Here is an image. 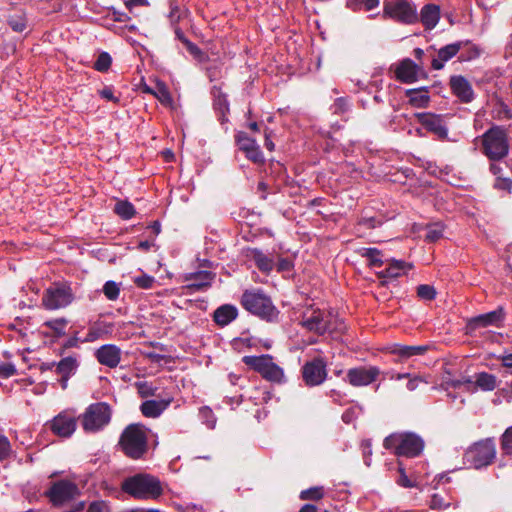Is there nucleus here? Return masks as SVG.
<instances>
[{
	"instance_id": "1",
	"label": "nucleus",
	"mask_w": 512,
	"mask_h": 512,
	"mask_svg": "<svg viewBox=\"0 0 512 512\" xmlns=\"http://www.w3.org/2000/svg\"><path fill=\"white\" fill-rule=\"evenodd\" d=\"M299 324L319 336L325 333L341 334L345 331L344 321L332 310L307 307L300 316Z\"/></svg>"
},
{
	"instance_id": "2",
	"label": "nucleus",
	"mask_w": 512,
	"mask_h": 512,
	"mask_svg": "<svg viewBox=\"0 0 512 512\" xmlns=\"http://www.w3.org/2000/svg\"><path fill=\"white\" fill-rule=\"evenodd\" d=\"M149 429L139 423L128 425L121 433L118 447L133 460L144 459L149 450Z\"/></svg>"
},
{
	"instance_id": "3",
	"label": "nucleus",
	"mask_w": 512,
	"mask_h": 512,
	"mask_svg": "<svg viewBox=\"0 0 512 512\" xmlns=\"http://www.w3.org/2000/svg\"><path fill=\"white\" fill-rule=\"evenodd\" d=\"M122 490L137 499H157L163 493L161 482L155 476L139 473L126 478Z\"/></svg>"
},
{
	"instance_id": "4",
	"label": "nucleus",
	"mask_w": 512,
	"mask_h": 512,
	"mask_svg": "<svg viewBox=\"0 0 512 512\" xmlns=\"http://www.w3.org/2000/svg\"><path fill=\"white\" fill-rule=\"evenodd\" d=\"M241 305L251 314L273 322L278 318L279 311L271 298L260 289L246 290L241 297Z\"/></svg>"
},
{
	"instance_id": "5",
	"label": "nucleus",
	"mask_w": 512,
	"mask_h": 512,
	"mask_svg": "<svg viewBox=\"0 0 512 512\" xmlns=\"http://www.w3.org/2000/svg\"><path fill=\"white\" fill-rule=\"evenodd\" d=\"M475 146L490 160H501L509 150L507 133L503 128L493 126L481 138L475 139Z\"/></svg>"
},
{
	"instance_id": "6",
	"label": "nucleus",
	"mask_w": 512,
	"mask_h": 512,
	"mask_svg": "<svg viewBox=\"0 0 512 512\" xmlns=\"http://www.w3.org/2000/svg\"><path fill=\"white\" fill-rule=\"evenodd\" d=\"M383 446L393 449L397 456L414 458L423 451L424 441L414 433H394L384 439Z\"/></svg>"
},
{
	"instance_id": "7",
	"label": "nucleus",
	"mask_w": 512,
	"mask_h": 512,
	"mask_svg": "<svg viewBox=\"0 0 512 512\" xmlns=\"http://www.w3.org/2000/svg\"><path fill=\"white\" fill-rule=\"evenodd\" d=\"M112 410L109 404L97 402L90 404L81 415L83 430L87 433H95L102 430L111 421Z\"/></svg>"
},
{
	"instance_id": "8",
	"label": "nucleus",
	"mask_w": 512,
	"mask_h": 512,
	"mask_svg": "<svg viewBox=\"0 0 512 512\" xmlns=\"http://www.w3.org/2000/svg\"><path fill=\"white\" fill-rule=\"evenodd\" d=\"M242 361L268 381L280 383L284 378L283 369L274 363L272 356L268 354L244 356Z\"/></svg>"
},
{
	"instance_id": "9",
	"label": "nucleus",
	"mask_w": 512,
	"mask_h": 512,
	"mask_svg": "<svg viewBox=\"0 0 512 512\" xmlns=\"http://www.w3.org/2000/svg\"><path fill=\"white\" fill-rule=\"evenodd\" d=\"M383 18L409 25L418 21V14L415 5L407 0H393L384 2Z\"/></svg>"
},
{
	"instance_id": "10",
	"label": "nucleus",
	"mask_w": 512,
	"mask_h": 512,
	"mask_svg": "<svg viewBox=\"0 0 512 512\" xmlns=\"http://www.w3.org/2000/svg\"><path fill=\"white\" fill-rule=\"evenodd\" d=\"M73 300L74 294L69 285L55 283L45 290L42 296V305L47 310H57L67 307Z\"/></svg>"
},
{
	"instance_id": "11",
	"label": "nucleus",
	"mask_w": 512,
	"mask_h": 512,
	"mask_svg": "<svg viewBox=\"0 0 512 512\" xmlns=\"http://www.w3.org/2000/svg\"><path fill=\"white\" fill-rule=\"evenodd\" d=\"M79 493V488L74 482L62 479L53 482L45 495L54 506L59 507L76 499Z\"/></svg>"
},
{
	"instance_id": "12",
	"label": "nucleus",
	"mask_w": 512,
	"mask_h": 512,
	"mask_svg": "<svg viewBox=\"0 0 512 512\" xmlns=\"http://www.w3.org/2000/svg\"><path fill=\"white\" fill-rule=\"evenodd\" d=\"M467 47L468 55L461 53L460 60L468 61L476 58L479 55L477 47L471 45L469 42H456L448 44L438 51V58L432 60V67L435 70H440L444 67V63L453 58L461 49Z\"/></svg>"
},
{
	"instance_id": "13",
	"label": "nucleus",
	"mask_w": 512,
	"mask_h": 512,
	"mask_svg": "<svg viewBox=\"0 0 512 512\" xmlns=\"http://www.w3.org/2000/svg\"><path fill=\"white\" fill-rule=\"evenodd\" d=\"M327 363L322 357H315L302 367V377L307 386H318L327 378Z\"/></svg>"
},
{
	"instance_id": "14",
	"label": "nucleus",
	"mask_w": 512,
	"mask_h": 512,
	"mask_svg": "<svg viewBox=\"0 0 512 512\" xmlns=\"http://www.w3.org/2000/svg\"><path fill=\"white\" fill-rule=\"evenodd\" d=\"M77 417L73 411L64 410L56 415L50 422V430L61 438H69L76 430Z\"/></svg>"
},
{
	"instance_id": "15",
	"label": "nucleus",
	"mask_w": 512,
	"mask_h": 512,
	"mask_svg": "<svg viewBox=\"0 0 512 512\" xmlns=\"http://www.w3.org/2000/svg\"><path fill=\"white\" fill-rule=\"evenodd\" d=\"M380 373L376 366H359L349 369L345 380L354 387L368 386L378 379Z\"/></svg>"
},
{
	"instance_id": "16",
	"label": "nucleus",
	"mask_w": 512,
	"mask_h": 512,
	"mask_svg": "<svg viewBox=\"0 0 512 512\" xmlns=\"http://www.w3.org/2000/svg\"><path fill=\"white\" fill-rule=\"evenodd\" d=\"M495 455V445L490 440L477 443L467 453L469 461H471L475 468H481L491 464Z\"/></svg>"
},
{
	"instance_id": "17",
	"label": "nucleus",
	"mask_w": 512,
	"mask_h": 512,
	"mask_svg": "<svg viewBox=\"0 0 512 512\" xmlns=\"http://www.w3.org/2000/svg\"><path fill=\"white\" fill-rule=\"evenodd\" d=\"M425 75L422 67L411 59L405 58L395 68V77L403 83H414Z\"/></svg>"
},
{
	"instance_id": "18",
	"label": "nucleus",
	"mask_w": 512,
	"mask_h": 512,
	"mask_svg": "<svg viewBox=\"0 0 512 512\" xmlns=\"http://www.w3.org/2000/svg\"><path fill=\"white\" fill-rule=\"evenodd\" d=\"M418 119L422 126L429 132L433 133L438 139H448V128L441 116L426 113L419 114Z\"/></svg>"
},
{
	"instance_id": "19",
	"label": "nucleus",
	"mask_w": 512,
	"mask_h": 512,
	"mask_svg": "<svg viewBox=\"0 0 512 512\" xmlns=\"http://www.w3.org/2000/svg\"><path fill=\"white\" fill-rule=\"evenodd\" d=\"M215 274L210 271H197L184 275V281L190 282L185 286L190 292L201 291L211 286Z\"/></svg>"
},
{
	"instance_id": "20",
	"label": "nucleus",
	"mask_w": 512,
	"mask_h": 512,
	"mask_svg": "<svg viewBox=\"0 0 512 512\" xmlns=\"http://www.w3.org/2000/svg\"><path fill=\"white\" fill-rule=\"evenodd\" d=\"M95 357L100 364L115 368L120 363L121 350L112 344L103 345L96 350Z\"/></svg>"
},
{
	"instance_id": "21",
	"label": "nucleus",
	"mask_w": 512,
	"mask_h": 512,
	"mask_svg": "<svg viewBox=\"0 0 512 512\" xmlns=\"http://www.w3.org/2000/svg\"><path fill=\"white\" fill-rule=\"evenodd\" d=\"M450 85L453 93L465 103L470 102L473 99L474 93L473 89L468 82L462 76H453L450 80Z\"/></svg>"
},
{
	"instance_id": "22",
	"label": "nucleus",
	"mask_w": 512,
	"mask_h": 512,
	"mask_svg": "<svg viewBox=\"0 0 512 512\" xmlns=\"http://www.w3.org/2000/svg\"><path fill=\"white\" fill-rule=\"evenodd\" d=\"M504 313L503 309L499 308L495 311H491L486 314L479 315L475 318H472L468 322V328L470 330H476L481 327H487L489 325H496L503 319Z\"/></svg>"
},
{
	"instance_id": "23",
	"label": "nucleus",
	"mask_w": 512,
	"mask_h": 512,
	"mask_svg": "<svg viewBox=\"0 0 512 512\" xmlns=\"http://www.w3.org/2000/svg\"><path fill=\"white\" fill-rule=\"evenodd\" d=\"M78 367V361L75 356L64 357L56 364V372L61 375L60 383L63 389H66L68 379L73 375Z\"/></svg>"
},
{
	"instance_id": "24",
	"label": "nucleus",
	"mask_w": 512,
	"mask_h": 512,
	"mask_svg": "<svg viewBox=\"0 0 512 512\" xmlns=\"http://www.w3.org/2000/svg\"><path fill=\"white\" fill-rule=\"evenodd\" d=\"M235 141L238 148L246 153L249 160H257L259 147L256 141L250 138L245 132H238L235 135Z\"/></svg>"
},
{
	"instance_id": "25",
	"label": "nucleus",
	"mask_w": 512,
	"mask_h": 512,
	"mask_svg": "<svg viewBox=\"0 0 512 512\" xmlns=\"http://www.w3.org/2000/svg\"><path fill=\"white\" fill-rule=\"evenodd\" d=\"M508 163L509 162H491L490 170L496 176L494 187L496 189L507 190L508 192H510L512 188V180L510 179L509 176H506L503 173L502 167V165H504V167L507 168Z\"/></svg>"
},
{
	"instance_id": "26",
	"label": "nucleus",
	"mask_w": 512,
	"mask_h": 512,
	"mask_svg": "<svg viewBox=\"0 0 512 512\" xmlns=\"http://www.w3.org/2000/svg\"><path fill=\"white\" fill-rule=\"evenodd\" d=\"M172 399L162 400H147L140 406L142 414L146 417L156 418L167 409Z\"/></svg>"
},
{
	"instance_id": "27",
	"label": "nucleus",
	"mask_w": 512,
	"mask_h": 512,
	"mask_svg": "<svg viewBox=\"0 0 512 512\" xmlns=\"http://www.w3.org/2000/svg\"><path fill=\"white\" fill-rule=\"evenodd\" d=\"M420 19L422 24L426 29H433L440 19V9L439 6L435 4H427L425 5L420 12Z\"/></svg>"
},
{
	"instance_id": "28",
	"label": "nucleus",
	"mask_w": 512,
	"mask_h": 512,
	"mask_svg": "<svg viewBox=\"0 0 512 512\" xmlns=\"http://www.w3.org/2000/svg\"><path fill=\"white\" fill-rule=\"evenodd\" d=\"M237 315L238 311L235 306L225 304L215 310L213 319L218 325L226 326L236 319Z\"/></svg>"
},
{
	"instance_id": "29",
	"label": "nucleus",
	"mask_w": 512,
	"mask_h": 512,
	"mask_svg": "<svg viewBox=\"0 0 512 512\" xmlns=\"http://www.w3.org/2000/svg\"><path fill=\"white\" fill-rule=\"evenodd\" d=\"M412 266L404 261L392 260L388 267L378 272L379 278H397Z\"/></svg>"
},
{
	"instance_id": "30",
	"label": "nucleus",
	"mask_w": 512,
	"mask_h": 512,
	"mask_svg": "<svg viewBox=\"0 0 512 512\" xmlns=\"http://www.w3.org/2000/svg\"><path fill=\"white\" fill-rule=\"evenodd\" d=\"M428 346H405V345H394L391 349V353L399 356L402 359H408L412 356L423 355L427 352Z\"/></svg>"
},
{
	"instance_id": "31",
	"label": "nucleus",
	"mask_w": 512,
	"mask_h": 512,
	"mask_svg": "<svg viewBox=\"0 0 512 512\" xmlns=\"http://www.w3.org/2000/svg\"><path fill=\"white\" fill-rule=\"evenodd\" d=\"M497 387V378L495 375L481 372L476 374L474 386L471 385V389L474 391L479 388L483 391H492Z\"/></svg>"
},
{
	"instance_id": "32",
	"label": "nucleus",
	"mask_w": 512,
	"mask_h": 512,
	"mask_svg": "<svg viewBox=\"0 0 512 512\" xmlns=\"http://www.w3.org/2000/svg\"><path fill=\"white\" fill-rule=\"evenodd\" d=\"M357 253L369 261L368 264L370 267H381L384 264L382 252L377 248L362 247L357 250Z\"/></svg>"
},
{
	"instance_id": "33",
	"label": "nucleus",
	"mask_w": 512,
	"mask_h": 512,
	"mask_svg": "<svg viewBox=\"0 0 512 512\" xmlns=\"http://www.w3.org/2000/svg\"><path fill=\"white\" fill-rule=\"evenodd\" d=\"M67 325L68 320L66 318L61 317L45 321L42 326L47 327L49 330H51L53 336L61 337L66 334Z\"/></svg>"
},
{
	"instance_id": "34",
	"label": "nucleus",
	"mask_w": 512,
	"mask_h": 512,
	"mask_svg": "<svg viewBox=\"0 0 512 512\" xmlns=\"http://www.w3.org/2000/svg\"><path fill=\"white\" fill-rule=\"evenodd\" d=\"M252 258L255 262V265L262 272L269 273L274 267L273 260L264 253H262L260 250H253Z\"/></svg>"
},
{
	"instance_id": "35",
	"label": "nucleus",
	"mask_w": 512,
	"mask_h": 512,
	"mask_svg": "<svg viewBox=\"0 0 512 512\" xmlns=\"http://www.w3.org/2000/svg\"><path fill=\"white\" fill-rule=\"evenodd\" d=\"M405 378L408 379L406 387L409 391L416 390L422 383H428V381L424 377L419 375H411L409 373H397L391 376V379L395 380H402Z\"/></svg>"
},
{
	"instance_id": "36",
	"label": "nucleus",
	"mask_w": 512,
	"mask_h": 512,
	"mask_svg": "<svg viewBox=\"0 0 512 512\" xmlns=\"http://www.w3.org/2000/svg\"><path fill=\"white\" fill-rule=\"evenodd\" d=\"M473 384L470 377H462L460 379L453 378H444L441 383V388L444 390H449L450 388H460L462 385L467 386V391L474 392V389H471V385Z\"/></svg>"
},
{
	"instance_id": "37",
	"label": "nucleus",
	"mask_w": 512,
	"mask_h": 512,
	"mask_svg": "<svg viewBox=\"0 0 512 512\" xmlns=\"http://www.w3.org/2000/svg\"><path fill=\"white\" fill-rule=\"evenodd\" d=\"M410 103L416 107H424L429 101L427 91L411 89L407 91Z\"/></svg>"
},
{
	"instance_id": "38",
	"label": "nucleus",
	"mask_w": 512,
	"mask_h": 512,
	"mask_svg": "<svg viewBox=\"0 0 512 512\" xmlns=\"http://www.w3.org/2000/svg\"><path fill=\"white\" fill-rule=\"evenodd\" d=\"M114 212L122 219L128 220L134 216L135 208L128 201H118L115 204Z\"/></svg>"
},
{
	"instance_id": "39",
	"label": "nucleus",
	"mask_w": 512,
	"mask_h": 512,
	"mask_svg": "<svg viewBox=\"0 0 512 512\" xmlns=\"http://www.w3.org/2000/svg\"><path fill=\"white\" fill-rule=\"evenodd\" d=\"M147 91L152 93L162 104L170 105L172 103L170 92L163 83H157L153 91L150 89Z\"/></svg>"
},
{
	"instance_id": "40",
	"label": "nucleus",
	"mask_w": 512,
	"mask_h": 512,
	"mask_svg": "<svg viewBox=\"0 0 512 512\" xmlns=\"http://www.w3.org/2000/svg\"><path fill=\"white\" fill-rule=\"evenodd\" d=\"M443 225L441 223H433L427 226L425 240L433 243L438 241L443 236Z\"/></svg>"
},
{
	"instance_id": "41",
	"label": "nucleus",
	"mask_w": 512,
	"mask_h": 512,
	"mask_svg": "<svg viewBox=\"0 0 512 512\" xmlns=\"http://www.w3.org/2000/svg\"><path fill=\"white\" fill-rule=\"evenodd\" d=\"M199 418L203 424L209 429H214L216 426V417L212 409L208 406H203L199 409Z\"/></svg>"
},
{
	"instance_id": "42",
	"label": "nucleus",
	"mask_w": 512,
	"mask_h": 512,
	"mask_svg": "<svg viewBox=\"0 0 512 512\" xmlns=\"http://www.w3.org/2000/svg\"><path fill=\"white\" fill-rule=\"evenodd\" d=\"M323 496H324V489H323V487L317 486V487H312V488H309L307 490L301 491L299 497H300L301 500H314V501H317V500L322 499Z\"/></svg>"
},
{
	"instance_id": "43",
	"label": "nucleus",
	"mask_w": 512,
	"mask_h": 512,
	"mask_svg": "<svg viewBox=\"0 0 512 512\" xmlns=\"http://www.w3.org/2000/svg\"><path fill=\"white\" fill-rule=\"evenodd\" d=\"M398 472H399V477L397 478L396 483L399 486L404 487V488L417 487L416 481L410 479L406 475L405 468H404L402 462H398Z\"/></svg>"
},
{
	"instance_id": "44",
	"label": "nucleus",
	"mask_w": 512,
	"mask_h": 512,
	"mask_svg": "<svg viewBox=\"0 0 512 512\" xmlns=\"http://www.w3.org/2000/svg\"><path fill=\"white\" fill-rule=\"evenodd\" d=\"M138 394L142 398H147L156 395L157 388L153 387L146 381H139L135 383Z\"/></svg>"
},
{
	"instance_id": "45",
	"label": "nucleus",
	"mask_w": 512,
	"mask_h": 512,
	"mask_svg": "<svg viewBox=\"0 0 512 512\" xmlns=\"http://www.w3.org/2000/svg\"><path fill=\"white\" fill-rule=\"evenodd\" d=\"M379 5V0H348V6L353 10L364 7L365 10H372Z\"/></svg>"
},
{
	"instance_id": "46",
	"label": "nucleus",
	"mask_w": 512,
	"mask_h": 512,
	"mask_svg": "<svg viewBox=\"0 0 512 512\" xmlns=\"http://www.w3.org/2000/svg\"><path fill=\"white\" fill-rule=\"evenodd\" d=\"M417 296L426 301H431L436 296V290L433 286L422 284L417 287Z\"/></svg>"
},
{
	"instance_id": "47",
	"label": "nucleus",
	"mask_w": 512,
	"mask_h": 512,
	"mask_svg": "<svg viewBox=\"0 0 512 512\" xmlns=\"http://www.w3.org/2000/svg\"><path fill=\"white\" fill-rule=\"evenodd\" d=\"M103 293L109 300H116L119 297L120 288L114 281H107L103 286Z\"/></svg>"
},
{
	"instance_id": "48",
	"label": "nucleus",
	"mask_w": 512,
	"mask_h": 512,
	"mask_svg": "<svg viewBox=\"0 0 512 512\" xmlns=\"http://www.w3.org/2000/svg\"><path fill=\"white\" fill-rule=\"evenodd\" d=\"M111 63H112L111 56L107 52H102L98 56V58L94 64V68L97 71L104 72L110 68Z\"/></svg>"
},
{
	"instance_id": "49",
	"label": "nucleus",
	"mask_w": 512,
	"mask_h": 512,
	"mask_svg": "<svg viewBox=\"0 0 512 512\" xmlns=\"http://www.w3.org/2000/svg\"><path fill=\"white\" fill-rule=\"evenodd\" d=\"M8 23L15 32H23L26 29V20L22 15L11 16Z\"/></svg>"
},
{
	"instance_id": "50",
	"label": "nucleus",
	"mask_w": 512,
	"mask_h": 512,
	"mask_svg": "<svg viewBox=\"0 0 512 512\" xmlns=\"http://www.w3.org/2000/svg\"><path fill=\"white\" fill-rule=\"evenodd\" d=\"M11 452L12 449L9 439L5 435L0 434V461L8 459Z\"/></svg>"
},
{
	"instance_id": "51",
	"label": "nucleus",
	"mask_w": 512,
	"mask_h": 512,
	"mask_svg": "<svg viewBox=\"0 0 512 512\" xmlns=\"http://www.w3.org/2000/svg\"><path fill=\"white\" fill-rule=\"evenodd\" d=\"M501 445L505 453L510 454L512 452V426L507 428L502 435Z\"/></svg>"
},
{
	"instance_id": "52",
	"label": "nucleus",
	"mask_w": 512,
	"mask_h": 512,
	"mask_svg": "<svg viewBox=\"0 0 512 512\" xmlns=\"http://www.w3.org/2000/svg\"><path fill=\"white\" fill-rule=\"evenodd\" d=\"M134 283L143 289H149L154 283V278L148 275H142L134 279Z\"/></svg>"
},
{
	"instance_id": "53",
	"label": "nucleus",
	"mask_w": 512,
	"mask_h": 512,
	"mask_svg": "<svg viewBox=\"0 0 512 512\" xmlns=\"http://www.w3.org/2000/svg\"><path fill=\"white\" fill-rule=\"evenodd\" d=\"M421 168H423L428 174L433 175L438 178L440 173H438L440 164L438 162H421Z\"/></svg>"
},
{
	"instance_id": "54",
	"label": "nucleus",
	"mask_w": 512,
	"mask_h": 512,
	"mask_svg": "<svg viewBox=\"0 0 512 512\" xmlns=\"http://www.w3.org/2000/svg\"><path fill=\"white\" fill-rule=\"evenodd\" d=\"M16 374V368L12 363H3L0 365V377L8 378Z\"/></svg>"
},
{
	"instance_id": "55",
	"label": "nucleus",
	"mask_w": 512,
	"mask_h": 512,
	"mask_svg": "<svg viewBox=\"0 0 512 512\" xmlns=\"http://www.w3.org/2000/svg\"><path fill=\"white\" fill-rule=\"evenodd\" d=\"M449 504L444 503V500L441 496L434 494L430 501V507L432 509H444L447 508Z\"/></svg>"
},
{
	"instance_id": "56",
	"label": "nucleus",
	"mask_w": 512,
	"mask_h": 512,
	"mask_svg": "<svg viewBox=\"0 0 512 512\" xmlns=\"http://www.w3.org/2000/svg\"><path fill=\"white\" fill-rule=\"evenodd\" d=\"M293 263L288 258H280L277 262V271L278 272H287L292 270Z\"/></svg>"
},
{
	"instance_id": "57",
	"label": "nucleus",
	"mask_w": 512,
	"mask_h": 512,
	"mask_svg": "<svg viewBox=\"0 0 512 512\" xmlns=\"http://www.w3.org/2000/svg\"><path fill=\"white\" fill-rule=\"evenodd\" d=\"M87 512H109L108 506L103 501H96L89 505Z\"/></svg>"
},
{
	"instance_id": "58",
	"label": "nucleus",
	"mask_w": 512,
	"mask_h": 512,
	"mask_svg": "<svg viewBox=\"0 0 512 512\" xmlns=\"http://www.w3.org/2000/svg\"><path fill=\"white\" fill-rule=\"evenodd\" d=\"M99 94L102 98L108 100V101H112V102H118V98L114 96L113 94V90L111 87H104L103 89H101L99 91Z\"/></svg>"
},
{
	"instance_id": "59",
	"label": "nucleus",
	"mask_w": 512,
	"mask_h": 512,
	"mask_svg": "<svg viewBox=\"0 0 512 512\" xmlns=\"http://www.w3.org/2000/svg\"><path fill=\"white\" fill-rule=\"evenodd\" d=\"M272 134H273V132L271 130H269V129L265 130V143H264V145H265V147L269 151H273L274 148H275V145H274V143L271 140Z\"/></svg>"
},
{
	"instance_id": "60",
	"label": "nucleus",
	"mask_w": 512,
	"mask_h": 512,
	"mask_svg": "<svg viewBox=\"0 0 512 512\" xmlns=\"http://www.w3.org/2000/svg\"><path fill=\"white\" fill-rule=\"evenodd\" d=\"M438 163L440 164V168L438 171V173H440V175L438 176V178L444 179L450 172L449 166L446 165L445 162H438Z\"/></svg>"
},
{
	"instance_id": "61",
	"label": "nucleus",
	"mask_w": 512,
	"mask_h": 512,
	"mask_svg": "<svg viewBox=\"0 0 512 512\" xmlns=\"http://www.w3.org/2000/svg\"><path fill=\"white\" fill-rule=\"evenodd\" d=\"M184 44L187 46V49L192 53L193 55L200 54V49L193 43H191L189 40L184 39Z\"/></svg>"
},
{
	"instance_id": "62",
	"label": "nucleus",
	"mask_w": 512,
	"mask_h": 512,
	"mask_svg": "<svg viewBox=\"0 0 512 512\" xmlns=\"http://www.w3.org/2000/svg\"><path fill=\"white\" fill-rule=\"evenodd\" d=\"M501 363L506 368H512V353L500 357Z\"/></svg>"
},
{
	"instance_id": "63",
	"label": "nucleus",
	"mask_w": 512,
	"mask_h": 512,
	"mask_svg": "<svg viewBox=\"0 0 512 512\" xmlns=\"http://www.w3.org/2000/svg\"><path fill=\"white\" fill-rule=\"evenodd\" d=\"M99 337V330L92 327L86 337V341H95Z\"/></svg>"
},
{
	"instance_id": "64",
	"label": "nucleus",
	"mask_w": 512,
	"mask_h": 512,
	"mask_svg": "<svg viewBox=\"0 0 512 512\" xmlns=\"http://www.w3.org/2000/svg\"><path fill=\"white\" fill-rule=\"evenodd\" d=\"M353 419H354V410L353 409L346 410L342 415V420L345 423H350Z\"/></svg>"
}]
</instances>
